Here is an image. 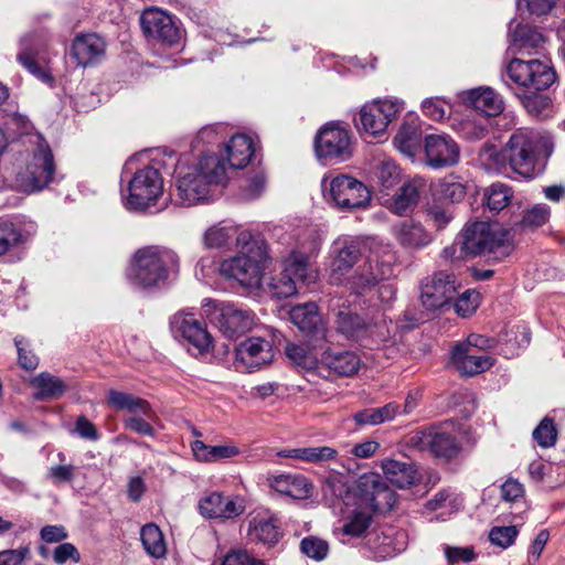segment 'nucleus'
Masks as SVG:
<instances>
[{"label": "nucleus", "instance_id": "obj_53", "mask_svg": "<svg viewBox=\"0 0 565 565\" xmlns=\"http://www.w3.org/2000/svg\"><path fill=\"white\" fill-rule=\"evenodd\" d=\"M480 305V294L476 290H466L461 296L456 298L450 306L462 318L470 317Z\"/></svg>", "mask_w": 565, "mask_h": 565}, {"label": "nucleus", "instance_id": "obj_3", "mask_svg": "<svg viewBox=\"0 0 565 565\" xmlns=\"http://www.w3.org/2000/svg\"><path fill=\"white\" fill-rule=\"evenodd\" d=\"M180 271L179 254L166 246L139 248L132 257L129 277L143 289L156 288Z\"/></svg>", "mask_w": 565, "mask_h": 565}, {"label": "nucleus", "instance_id": "obj_37", "mask_svg": "<svg viewBox=\"0 0 565 565\" xmlns=\"http://www.w3.org/2000/svg\"><path fill=\"white\" fill-rule=\"evenodd\" d=\"M285 353L289 361L301 370L308 372L321 370V358L319 359L315 348L308 344L288 343Z\"/></svg>", "mask_w": 565, "mask_h": 565}, {"label": "nucleus", "instance_id": "obj_47", "mask_svg": "<svg viewBox=\"0 0 565 565\" xmlns=\"http://www.w3.org/2000/svg\"><path fill=\"white\" fill-rule=\"evenodd\" d=\"M418 199V186L414 182L406 183L394 196L392 211L395 214L403 215L417 204Z\"/></svg>", "mask_w": 565, "mask_h": 565}, {"label": "nucleus", "instance_id": "obj_25", "mask_svg": "<svg viewBox=\"0 0 565 565\" xmlns=\"http://www.w3.org/2000/svg\"><path fill=\"white\" fill-rule=\"evenodd\" d=\"M217 324L225 337L235 338L252 329L254 316L249 310L241 309L233 303H223L220 308Z\"/></svg>", "mask_w": 565, "mask_h": 565}, {"label": "nucleus", "instance_id": "obj_57", "mask_svg": "<svg viewBox=\"0 0 565 565\" xmlns=\"http://www.w3.org/2000/svg\"><path fill=\"white\" fill-rule=\"evenodd\" d=\"M516 526H495L489 533L490 541L503 548L509 547L513 544L518 536Z\"/></svg>", "mask_w": 565, "mask_h": 565}, {"label": "nucleus", "instance_id": "obj_59", "mask_svg": "<svg viewBox=\"0 0 565 565\" xmlns=\"http://www.w3.org/2000/svg\"><path fill=\"white\" fill-rule=\"evenodd\" d=\"M425 116L435 121H440L447 116V104L440 98H427L422 103Z\"/></svg>", "mask_w": 565, "mask_h": 565}, {"label": "nucleus", "instance_id": "obj_26", "mask_svg": "<svg viewBox=\"0 0 565 565\" xmlns=\"http://www.w3.org/2000/svg\"><path fill=\"white\" fill-rule=\"evenodd\" d=\"M291 322L307 337L315 340H324L326 328L322 323L318 306L315 302H306L291 308Z\"/></svg>", "mask_w": 565, "mask_h": 565}, {"label": "nucleus", "instance_id": "obj_13", "mask_svg": "<svg viewBox=\"0 0 565 565\" xmlns=\"http://www.w3.org/2000/svg\"><path fill=\"white\" fill-rule=\"evenodd\" d=\"M454 275L439 271L426 278L420 285V301L428 311L448 308L456 298Z\"/></svg>", "mask_w": 565, "mask_h": 565}, {"label": "nucleus", "instance_id": "obj_64", "mask_svg": "<svg viewBox=\"0 0 565 565\" xmlns=\"http://www.w3.org/2000/svg\"><path fill=\"white\" fill-rule=\"evenodd\" d=\"M555 4V0H518V7L524 6L531 14L545 15Z\"/></svg>", "mask_w": 565, "mask_h": 565}, {"label": "nucleus", "instance_id": "obj_50", "mask_svg": "<svg viewBox=\"0 0 565 565\" xmlns=\"http://www.w3.org/2000/svg\"><path fill=\"white\" fill-rule=\"evenodd\" d=\"M481 161L490 169H501L509 164L505 146L499 149L495 145L486 143L480 150Z\"/></svg>", "mask_w": 565, "mask_h": 565}, {"label": "nucleus", "instance_id": "obj_23", "mask_svg": "<svg viewBox=\"0 0 565 565\" xmlns=\"http://www.w3.org/2000/svg\"><path fill=\"white\" fill-rule=\"evenodd\" d=\"M106 47L105 40L98 34H79L72 43L71 55L78 66H93L105 57Z\"/></svg>", "mask_w": 565, "mask_h": 565}, {"label": "nucleus", "instance_id": "obj_35", "mask_svg": "<svg viewBox=\"0 0 565 565\" xmlns=\"http://www.w3.org/2000/svg\"><path fill=\"white\" fill-rule=\"evenodd\" d=\"M228 166L232 169H243L254 154V145L246 135H235L225 146Z\"/></svg>", "mask_w": 565, "mask_h": 565}, {"label": "nucleus", "instance_id": "obj_18", "mask_svg": "<svg viewBox=\"0 0 565 565\" xmlns=\"http://www.w3.org/2000/svg\"><path fill=\"white\" fill-rule=\"evenodd\" d=\"M54 173L53 153L47 145L41 143L26 168V173L23 178L24 185L32 192L40 191L53 181Z\"/></svg>", "mask_w": 565, "mask_h": 565}, {"label": "nucleus", "instance_id": "obj_36", "mask_svg": "<svg viewBox=\"0 0 565 565\" xmlns=\"http://www.w3.org/2000/svg\"><path fill=\"white\" fill-rule=\"evenodd\" d=\"M466 102L487 116H495L503 110L501 97L490 87H480L469 90Z\"/></svg>", "mask_w": 565, "mask_h": 565}, {"label": "nucleus", "instance_id": "obj_44", "mask_svg": "<svg viewBox=\"0 0 565 565\" xmlns=\"http://www.w3.org/2000/svg\"><path fill=\"white\" fill-rule=\"evenodd\" d=\"M511 43L520 51L536 49L544 43V36L536 28L519 24L511 34Z\"/></svg>", "mask_w": 565, "mask_h": 565}, {"label": "nucleus", "instance_id": "obj_21", "mask_svg": "<svg viewBox=\"0 0 565 565\" xmlns=\"http://www.w3.org/2000/svg\"><path fill=\"white\" fill-rule=\"evenodd\" d=\"M47 43V38L42 32H32L29 34H25L20 40V52L17 55V58L19 63L25 67L32 75L38 77L39 79L43 82H52L53 77L45 72L44 68H42L36 60L35 56L38 55L39 51L45 46Z\"/></svg>", "mask_w": 565, "mask_h": 565}, {"label": "nucleus", "instance_id": "obj_31", "mask_svg": "<svg viewBox=\"0 0 565 565\" xmlns=\"http://www.w3.org/2000/svg\"><path fill=\"white\" fill-rule=\"evenodd\" d=\"M107 402L116 411L128 412L131 416L153 418L154 412L148 401L129 393L110 390Z\"/></svg>", "mask_w": 565, "mask_h": 565}, {"label": "nucleus", "instance_id": "obj_28", "mask_svg": "<svg viewBox=\"0 0 565 565\" xmlns=\"http://www.w3.org/2000/svg\"><path fill=\"white\" fill-rule=\"evenodd\" d=\"M360 367V358L351 351L327 349L321 354V370L338 376H352Z\"/></svg>", "mask_w": 565, "mask_h": 565}, {"label": "nucleus", "instance_id": "obj_1", "mask_svg": "<svg viewBox=\"0 0 565 565\" xmlns=\"http://www.w3.org/2000/svg\"><path fill=\"white\" fill-rule=\"evenodd\" d=\"M502 81L531 116H545L550 99L537 93L547 89L556 81L550 61L512 58L502 73Z\"/></svg>", "mask_w": 565, "mask_h": 565}, {"label": "nucleus", "instance_id": "obj_58", "mask_svg": "<svg viewBox=\"0 0 565 565\" xmlns=\"http://www.w3.org/2000/svg\"><path fill=\"white\" fill-rule=\"evenodd\" d=\"M14 344L18 350V360L19 364L22 369L26 371H33L39 365V358L31 351L26 349V341L23 337H17L14 339Z\"/></svg>", "mask_w": 565, "mask_h": 565}, {"label": "nucleus", "instance_id": "obj_4", "mask_svg": "<svg viewBox=\"0 0 565 565\" xmlns=\"http://www.w3.org/2000/svg\"><path fill=\"white\" fill-rule=\"evenodd\" d=\"M461 256L476 257L490 255L495 260L508 257L513 250L509 232L493 230L488 222H472L467 224L458 236Z\"/></svg>", "mask_w": 565, "mask_h": 565}, {"label": "nucleus", "instance_id": "obj_46", "mask_svg": "<svg viewBox=\"0 0 565 565\" xmlns=\"http://www.w3.org/2000/svg\"><path fill=\"white\" fill-rule=\"evenodd\" d=\"M512 196V188L501 182L492 183L486 191L487 205L497 213L510 204Z\"/></svg>", "mask_w": 565, "mask_h": 565}, {"label": "nucleus", "instance_id": "obj_40", "mask_svg": "<svg viewBox=\"0 0 565 565\" xmlns=\"http://www.w3.org/2000/svg\"><path fill=\"white\" fill-rule=\"evenodd\" d=\"M394 143L396 148L408 157L415 156L422 145V132L415 121L404 122L398 129Z\"/></svg>", "mask_w": 565, "mask_h": 565}, {"label": "nucleus", "instance_id": "obj_49", "mask_svg": "<svg viewBox=\"0 0 565 565\" xmlns=\"http://www.w3.org/2000/svg\"><path fill=\"white\" fill-rule=\"evenodd\" d=\"M532 436L542 448H550L556 444L557 428L551 418L544 417L533 430Z\"/></svg>", "mask_w": 565, "mask_h": 565}, {"label": "nucleus", "instance_id": "obj_11", "mask_svg": "<svg viewBox=\"0 0 565 565\" xmlns=\"http://www.w3.org/2000/svg\"><path fill=\"white\" fill-rule=\"evenodd\" d=\"M403 109V103L398 100H374L362 106L359 119H355L358 129L371 136H380L385 132L388 124L396 118Z\"/></svg>", "mask_w": 565, "mask_h": 565}, {"label": "nucleus", "instance_id": "obj_33", "mask_svg": "<svg viewBox=\"0 0 565 565\" xmlns=\"http://www.w3.org/2000/svg\"><path fill=\"white\" fill-rule=\"evenodd\" d=\"M385 478L401 489L409 488L418 480V472L414 465L395 459H385L381 463Z\"/></svg>", "mask_w": 565, "mask_h": 565}, {"label": "nucleus", "instance_id": "obj_41", "mask_svg": "<svg viewBox=\"0 0 565 565\" xmlns=\"http://www.w3.org/2000/svg\"><path fill=\"white\" fill-rule=\"evenodd\" d=\"M191 448L195 458L203 462H214L239 454L238 448L234 445L209 446L199 439L192 441Z\"/></svg>", "mask_w": 565, "mask_h": 565}, {"label": "nucleus", "instance_id": "obj_12", "mask_svg": "<svg viewBox=\"0 0 565 565\" xmlns=\"http://www.w3.org/2000/svg\"><path fill=\"white\" fill-rule=\"evenodd\" d=\"M315 150L319 159L344 161L352 156L351 134L339 124L330 122L317 134Z\"/></svg>", "mask_w": 565, "mask_h": 565}, {"label": "nucleus", "instance_id": "obj_20", "mask_svg": "<svg viewBox=\"0 0 565 565\" xmlns=\"http://www.w3.org/2000/svg\"><path fill=\"white\" fill-rule=\"evenodd\" d=\"M273 359L274 352L270 342L258 337L246 339L235 350L237 366L248 372L258 370L270 363Z\"/></svg>", "mask_w": 565, "mask_h": 565}, {"label": "nucleus", "instance_id": "obj_48", "mask_svg": "<svg viewBox=\"0 0 565 565\" xmlns=\"http://www.w3.org/2000/svg\"><path fill=\"white\" fill-rule=\"evenodd\" d=\"M551 215L550 207L545 204H536L523 211L521 221L516 224L522 230L534 231L547 223Z\"/></svg>", "mask_w": 565, "mask_h": 565}, {"label": "nucleus", "instance_id": "obj_5", "mask_svg": "<svg viewBox=\"0 0 565 565\" xmlns=\"http://www.w3.org/2000/svg\"><path fill=\"white\" fill-rule=\"evenodd\" d=\"M407 445L417 451L428 452L446 461L455 459L461 451V444L455 434L454 425L449 423L430 425L413 431L407 438Z\"/></svg>", "mask_w": 565, "mask_h": 565}, {"label": "nucleus", "instance_id": "obj_30", "mask_svg": "<svg viewBox=\"0 0 565 565\" xmlns=\"http://www.w3.org/2000/svg\"><path fill=\"white\" fill-rule=\"evenodd\" d=\"M361 255V248L356 243H344L331 263L330 282L338 286L344 284L345 275L360 260Z\"/></svg>", "mask_w": 565, "mask_h": 565}, {"label": "nucleus", "instance_id": "obj_45", "mask_svg": "<svg viewBox=\"0 0 565 565\" xmlns=\"http://www.w3.org/2000/svg\"><path fill=\"white\" fill-rule=\"evenodd\" d=\"M374 178L381 191H387L399 182V170L391 159H382L374 166Z\"/></svg>", "mask_w": 565, "mask_h": 565}, {"label": "nucleus", "instance_id": "obj_8", "mask_svg": "<svg viewBox=\"0 0 565 565\" xmlns=\"http://www.w3.org/2000/svg\"><path fill=\"white\" fill-rule=\"evenodd\" d=\"M317 280V273L310 268L307 254L292 250L282 262V270L268 285L273 297L284 299L297 294L299 281L310 285Z\"/></svg>", "mask_w": 565, "mask_h": 565}, {"label": "nucleus", "instance_id": "obj_2", "mask_svg": "<svg viewBox=\"0 0 565 565\" xmlns=\"http://www.w3.org/2000/svg\"><path fill=\"white\" fill-rule=\"evenodd\" d=\"M226 181L225 162L216 154H203L195 166L178 171L170 198L177 205L191 206L207 201L212 188Z\"/></svg>", "mask_w": 565, "mask_h": 565}, {"label": "nucleus", "instance_id": "obj_15", "mask_svg": "<svg viewBox=\"0 0 565 565\" xmlns=\"http://www.w3.org/2000/svg\"><path fill=\"white\" fill-rule=\"evenodd\" d=\"M394 275L391 262H375L369 259L358 266L351 275L344 278L345 286L352 294L364 296L382 280L390 279Z\"/></svg>", "mask_w": 565, "mask_h": 565}, {"label": "nucleus", "instance_id": "obj_63", "mask_svg": "<svg viewBox=\"0 0 565 565\" xmlns=\"http://www.w3.org/2000/svg\"><path fill=\"white\" fill-rule=\"evenodd\" d=\"M53 559L57 564H64L68 559L78 563L81 561V554L75 545L72 543H62L55 547L53 553Z\"/></svg>", "mask_w": 565, "mask_h": 565}, {"label": "nucleus", "instance_id": "obj_42", "mask_svg": "<svg viewBox=\"0 0 565 565\" xmlns=\"http://www.w3.org/2000/svg\"><path fill=\"white\" fill-rule=\"evenodd\" d=\"M285 457L300 459L307 462L320 463L334 460L338 451L329 446L295 448L282 454Z\"/></svg>", "mask_w": 565, "mask_h": 565}, {"label": "nucleus", "instance_id": "obj_19", "mask_svg": "<svg viewBox=\"0 0 565 565\" xmlns=\"http://www.w3.org/2000/svg\"><path fill=\"white\" fill-rule=\"evenodd\" d=\"M171 329L175 335L182 337L199 353H205L212 348V337L206 331L203 321L196 319L193 313L179 312L171 320Z\"/></svg>", "mask_w": 565, "mask_h": 565}, {"label": "nucleus", "instance_id": "obj_51", "mask_svg": "<svg viewBox=\"0 0 565 565\" xmlns=\"http://www.w3.org/2000/svg\"><path fill=\"white\" fill-rule=\"evenodd\" d=\"M235 230L226 226H212L204 234V244L207 248L226 246L234 237Z\"/></svg>", "mask_w": 565, "mask_h": 565}, {"label": "nucleus", "instance_id": "obj_38", "mask_svg": "<svg viewBox=\"0 0 565 565\" xmlns=\"http://www.w3.org/2000/svg\"><path fill=\"white\" fill-rule=\"evenodd\" d=\"M30 384L38 388V392L33 395L35 401L58 398L66 391V384L63 380L49 372H42L34 376L31 379Z\"/></svg>", "mask_w": 565, "mask_h": 565}, {"label": "nucleus", "instance_id": "obj_34", "mask_svg": "<svg viewBox=\"0 0 565 565\" xmlns=\"http://www.w3.org/2000/svg\"><path fill=\"white\" fill-rule=\"evenodd\" d=\"M397 242L406 248L417 249L427 246L431 242L430 234L420 223L413 220L403 221L394 230Z\"/></svg>", "mask_w": 565, "mask_h": 565}, {"label": "nucleus", "instance_id": "obj_32", "mask_svg": "<svg viewBox=\"0 0 565 565\" xmlns=\"http://www.w3.org/2000/svg\"><path fill=\"white\" fill-rule=\"evenodd\" d=\"M248 537L250 541L274 545L280 539L276 520L267 513H257L249 520Z\"/></svg>", "mask_w": 565, "mask_h": 565}, {"label": "nucleus", "instance_id": "obj_14", "mask_svg": "<svg viewBox=\"0 0 565 565\" xmlns=\"http://www.w3.org/2000/svg\"><path fill=\"white\" fill-rule=\"evenodd\" d=\"M143 34L150 40L173 46L180 43L182 33L172 17L161 9H147L140 17Z\"/></svg>", "mask_w": 565, "mask_h": 565}, {"label": "nucleus", "instance_id": "obj_24", "mask_svg": "<svg viewBox=\"0 0 565 565\" xmlns=\"http://www.w3.org/2000/svg\"><path fill=\"white\" fill-rule=\"evenodd\" d=\"M451 361L457 371L465 376H475L493 365V359L486 352L469 345H456Z\"/></svg>", "mask_w": 565, "mask_h": 565}, {"label": "nucleus", "instance_id": "obj_60", "mask_svg": "<svg viewBox=\"0 0 565 565\" xmlns=\"http://www.w3.org/2000/svg\"><path fill=\"white\" fill-rule=\"evenodd\" d=\"M76 468L73 465H55L49 469L47 478L56 486L63 482H72Z\"/></svg>", "mask_w": 565, "mask_h": 565}, {"label": "nucleus", "instance_id": "obj_61", "mask_svg": "<svg viewBox=\"0 0 565 565\" xmlns=\"http://www.w3.org/2000/svg\"><path fill=\"white\" fill-rule=\"evenodd\" d=\"M445 556L449 565H455L460 562H472L476 558V553L473 547L447 546L445 548Z\"/></svg>", "mask_w": 565, "mask_h": 565}, {"label": "nucleus", "instance_id": "obj_55", "mask_svg": "<svg viewBox=\"0 0 565 565\" xmlns=\"http://www.w3.org/2000/svg\"><path fill=\"white\" fill-rule=\"evenodd\" d=\"M300 550L308 557L321 561L328 555L329 545L318 537H305L300 543Z\"/></svg>", "mask_w": 565, "mask_h": 565}, {"label": "nucleus", "instance_id": "obj_39", "mask_svg": "<svg viewBox=\"0 0 565 565\" xmlns=\"http://www.w3.org/2000/svg\"><path fill=\"white\" fill-rule=\"evenodd\" d=\"M399 405L388 403L382 407L364 408L352 415L356 426H375L392 420L398 414Z\"/></svg>", "mask_w": 565, "mask_h": 565}, {"label": "nucleus", "instance_id": "obj_7", "mask_svg": "<svg viewBox=\"0 0 565 565\" xmlns=\"http://www.w3.org/2000/svg\"><path fill=\"white\" fill-rule=\"evenodd\" d=\"M541 146L546 149L547 153L552 151L548 141L535 131L516 130L513 132L505 143L510 168L524 178H532Z\"/></svg>", "mask_w": 565, "mask_h": 565}, {"label": "nucleus", "instance_id": "obj_10", "mask_svg": "<svg viewBox=\"0 0 565 565\" xmlns=\"http://www.w3.org/2000/svg\"><path fill=\"white\" fill-rule=\"evenodd\" d=\"M127 206L142 210L156 202L163 191V180L158 169L145 167L138 170L128 185Z\"/></svg>", "mask_w": 565, "mask_h": 565}, {"label": "nucleus", "instance_id": "obj_22", "mask_svg": "<svg viewBox=\"0 0 565 565\" xmlns=\"http://www.w3.org/2000/svg\"><path fill=\"white\" fill-rule=\"evenodd\" d=\"M359 489L363 492L374 512L393 509L395 493L382 481L377 473H365L359 479Z\"/></svg>", "mask_w": 565, "mask_h": 565}, {"label": "nucleus", "instance_id": "obj_29", "mask_svg": "<svg viewBox=\"0 0 565 565\" xmlns=\"http://www.w3.org/2000/svg\"><path fill=\"white\" fill-rule=\"evenodd\" d=\"M268 484L276 492L296 500H306L311 497L313 486L302 475H276L270 476Z\"/></svg>", "mask_w": 565, "mask_h": 565}, {"label": "nucleus", "instance_id": "obj_54", "mask_svg": "<svg viewBox=\"0 0 565 565\" xmlns=\"http://www.w3.org/2000/svg\"><path fill=\"white\" fill-rule=\"evenodd\" d=\"M440 195L452 203L460 202L466 196V186L454 177L440 181Z\"/></svg>", "mask_w": 565, "mask_h": 565}, {"label": "nucleus", "instance_id": "obj_6", "mask_svg": "<svg viewBox=\"0 0 565 565\" xmlns=\"http://www.w3.org/2000/svg\"><path fill=\"white\" fill-rule=\"evenodd\" d=\"M267 250L264 244L253 242L247 244L242 255L225 259L221 264V274L237 280L243 287L258 288L262 282Z\"/></svg>", "mask_w": 565, "mask_h": 565}, {"label": "nucleus", "instance_id": "obj_56", "mask_svg": "<svg viewBox=\"0 0 565 565\" xmlns=\"http://www.w3.org/2000/svg\"><path fill=\"white\" fill-rule=\"evenodd\" d=\"M20 241V233L12 223L0 222V256L8 253Z\"/></svg>", "mask_w": 565, "mask_h": 565}, {"label": "nucleus", "instance_id": "obj_43", "mask_svg": "<svg viewBox=\"0 0 565 565\" xmlns=\"http://www.w3.org/2000/svg\"><path fill=\"white\" fill-rule=\"evenodd\" d=\"M140 540L146 552L152 557L160 558L166 554V544L159 526L153 523L141 527Z\"/></svg>", "mask_w": 565, "mask_h": 565}, {"label": "nucleus", "instance_id": "obj_17", "mask_svg": "<svg viewBox=\"0 0 565 565\" xmlns=\"http://www.w3.org/2000/svg\"><path fill=\"white\" fill-rule=\"evenodd\" d=\"M426 163L435 169L451 167L459 161L460 148L446 134H430L424 139Z\"/></svg>", "mask_w": 565, "mask_h": 565}, {"label": "nucleus", "instance_id": "obj_52", "mask_svg": "<svg viewBox=\"0 0 565 565\" xmlns=\"http://www.w3.org/2000/svg\"><path fill=\"white\" fill-rule=\"evenodd\" d=\"M372 522V515L366 512L355 511L343 525L342 532L345 535L359 537L363 535Z\"/></svg>", "mask_w": 565, "mask_h": 565}, {"label": "nucleus", "instance_id": "obj_16", "mask_svg": "<svg viewBox=\"0 0 565 565\" xmlns=\"http://www.w3.org/2000/svg\"><path fill=\"white\" fill-rule=\"evenodd\" d=\"M245 511L244 499L238 495L225 497L221 492H210L199 501V512L205 519L233 520Z\"/></svg>", "mask_w": 565, "mask_h": 565}, {"label": "nucleus", "instance_id": "obj_9", "mask_svg": "<svg viewBox=\"0 0 565 565\" xmlns=\"http://www.w3.org/2000/svg\"><path fill=\"white\" fill-rule=\"evenodd\" d=\"M327 199L340 210H355L364 207L371 200L369 189L359 180L340 174L333 178L329 185L323 182Z\"/></svg>", "mask_w": 565, "mask_h": 565}, {"label": "nucleus", "instance_id": "obj_62", "mask_svg": "<svg viewBox=\"0 0 565 565\" xmlns=\"http://www.w3.org/2000/svg\"><path fill=\"white\" fill-rule=\"evenodd\" d=\"M222 565H265V563L243 550L228 552Z\"/></svg>", "mask_w": 565, "mask_h": 565}, {"label": "nucleus", "instance_id": "obj_27", "mask_svg": "<svg viewBox=\"0 0 565 565\" xmlns=\"http://www.w3.org/2000/svg\"><path fill=\"white\" fill-rule=\"evenodd\" d=\"M339 302L340 299H332L330 303L337 331L350 340L362 339L366 333L367 324L359 315L349 308H342Z\"/></svg>", "mask_w": 565, "mask_h": 565}]
</instances>
